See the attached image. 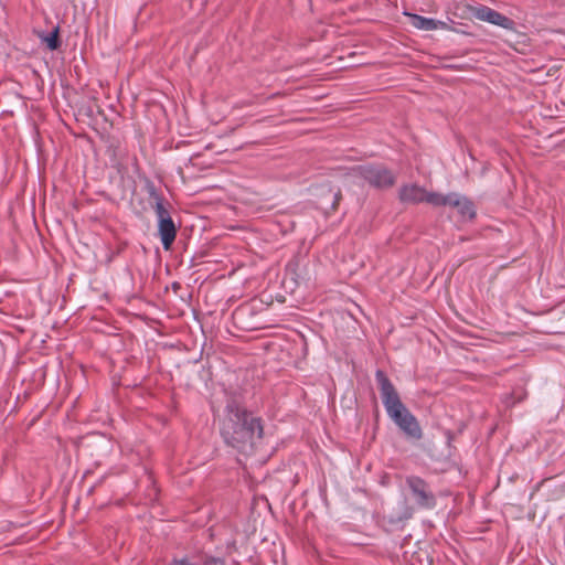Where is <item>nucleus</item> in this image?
Listing matches in <instances>:
<instances>
[{"mask_svg":"<svg viewBox=\"0 0 565 565\" xmlns=\"http://www.w3.org/2000/svg\"><path fill=\"white\" fill-rule=\"evenodd\" d=\"M222 436L225 443L243 454H252L263 437L260 419L238 406H228L223 420Z\"/></svg>","mask_w":565,"mask_h":565,"instance_id":"obj_1","label":"nucleus"},{"mask_svg":"<svg viewBox=\"0 0 565 565\" xmlns=\"http://www.w3.org/2000/svg\"><path fill=\"white\" fill-rule=\"evenodd\" d=\"M354 178H361L376 188H388L395 183V175L383 166L362 164L350 169Z\"/></svg>","mask_w":565,"mask_h":565,"instance_id":"obj_2","label":"nucleus"},{"mask_svg":"<svg viewBox=\"0 0 565 565\" xmlns=\"http://www.w3.org/2000/svg\"><path fill=\"white\" fill-rule=\"evenodd\" d=\"M154 212L158 217V230L164 249H170L177 236L175 225L163 205L161 198H156Z\"/></svg>","mask_w":565,"mask_h":565,"instance_id":"obj_3","label":"nucleus"},{"mask_svg":"<svg viewBox=\"0 0 565 565\" xmlns=\"http://www.w3.org/2000/svg\"><path fill=\"white\" fill-rule=\"evenodd\" d=\"M375 377L380 385L382 402L388 416L391 417L395 414V412L398 413L399 411L404 409L405 406L401 402V398L394 385L388 380L386 374L383 371L379 370L376 371Z\"/></svg>","mask_w":565,"mask_h":565,"instance_id":"obj_4","label":"nucleus"},{"mask_svg":"<svg viewBox=\"0 0 565 565\" xmlns=\"http://www.w3.org/2000/svg\"><path fill=\"white\" fill-rule=\"evenodd\" d=\"M406 484L412 492L417 508L429 510L436 505L435 495L423 479L409 476L406 478Z\"/></svg>","mask_w":565,"mask_h":565,"instance_id":"obj_5","label":"nucleus"},{"mask_svg":"<svg viewBox=\"0 0 565 565\" xmlns=\"http://www.w3.org/2000/svg\"><path fill=\"white\" fill-rule=\"evenodd\" d=\"M391 418L407 436L416 439L422 437V429L417 419L406 407L398 413L395 412Z\"/></svg>","mask_w":565,"mask_h":565,"instance_id":"obj_6","label":"nucleus"},{"mask_svg":"<svg viewBox=\"0 0 565 565\" xmlns=\"http://www.w3.org/2000/svg\"><path fill=\"white\" fill-rule=\"evenodd\" d=\"M475 17L480 21H484L501 26L505 30H513L515 25L512 19L503 15L502 13L489 7L478 8L475 12Z\"/></svg>","mask_w":565,"mask_h":565,"instance_id":"obj_7","label":"nucleus"},{"mask_svg":"<svg viewBox=\"0 0 565 565\" xmlns=\"http://www.w3.org/2000/svg\"><path fill=\"white\" fill-rule=\"evenodd\" d=\"M426 190L416 184L404 185L399 190V199L405 203H422L425 202Z\"/></svg>","mask_w":565,"mask_h":565,"instance_id":"obj_8","label":"nucleus"},{"mask_svg":"<svg viewBox=\"0 0 565 565\" xmlns=\"http://www.w3.org/2000/svg\"><path fill=\"white\" fill-rule=\"evenodd\" d=\"M449 206L457 209L458 213L463 218L471 220L476 215L473 203L468 198L458 193H452V199Z\"/></svg>","mask_w":565,"mask_h":565,"instance_id":"obj_9","label":"nucleus"},{"mask_svg":"<svg viewBox=\"0 0 565 565\" xmlns=\"http://www.w3.org/2000/svg\"><path fill=\"white\" fill-rule=\"evenodd\" d=\"M408 17L411 18V24L418 30L433 31L446 28V23L443 21L425 18L418 14H408Z\"/></svg>","mask_w":565,"mask_h":565,"instance_id":"obj_10","label":"nucleus"},{"mask_svg":"<svg viewBox=\"0 0 565 565\" xmlns=\"http://www.w3.org/2000/svg\"><path fill=\"white\" fill-rule=\"evenodd\" d=\"M170 565H223V562L218 558L200 555L191 558L174 559Z\"/></svg>","mask_w":565,"mask_h":565,"instance_id":"obj_11","label":"nucleus"},{"mask_svg":"<svg viewBox=\"0 0 565 565\" xmlns=\"http://www.w3.org/2000/svg\"><path fill=\"white\" fill-rule=\"evenodd\" d=\"M452 193L444 195L436 192H426L425 202L434 206L450 205Z\"/></svg>","mask_w":565,"mask_h":565,"instance_id":"obj_12","label":"nucleus"},{"mask_svg":"<svg viewBox=\"0 0 565 565\" xmlns=\"http://www.w3.org/2000/svg\"><path fill=\"white\" fill-rule=\"evenodd\" d=\"M45 42L51 50H56L58 46V40H57V30H55L52 34H50Z\"/></svg>","mask_w":565,"mask_h":565,"instance_id":"obj_13","label":"nucleus"}]
</instances>
